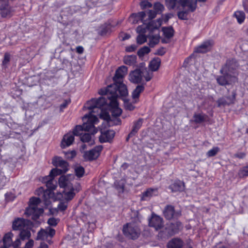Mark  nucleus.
I'll use <instances>...</instances> for the list:
<instances>
[{
    "label": "nucleus",
    "instance_id": "nucleus-48",
    "mask_svg": "<svg viewBox=\"0 0 248 248\" xmlns=\"http://www.w3.org/2000/svg\"><path fill=\"white\" fill-rule=\"evenodd\" d=\"M65 156L67 159H72L74 158L76 155V152L75 151H71L64 153Z\"/></svg>",
    "mask_w": 248,
    "mask_h": 248
},
{
    "label": "nucleus",
    "instance_id": "nucleus-36",
    "mask_svg": "<svg viewBox=\"0 0 248 248\" xmlns=\"http://www.w3.org/2000/svg\"><path fill=\"white\" fill-rule=\"evenodd\" d=\"M146 13L145 12H140L137 14H132L130 16V20H132L133 18H138L142 21L144 20L145 17L146 16Z\"/></svg>",
    "mask_w": 248,
    "mask_h": 248
},
{
    "label": "nucleus",
    "instance_id": "nucleus-15",
    "mask_svg": "<svg viewBox=\"0 0 248 248\" xmlns=\"http://www.w3.org/2000/svg\"><path fill=\"white\" fill-rule=\"evenodd\" d=\"M197 0H179L178 3L184 9L188 11L194 12L197 8Z\"/></svg>",
    "mask_w": 248,
    "mask_h": 248
},
{
    "label": "nucleus",
    "instance_id": "nucleus-51",
    "mask_svg": "<svg viewBox=\"0 0 248 248\" xmlns=\"http://www.w3.org/2000/svg\"><path fill=\"white\" fill-rule=\"evenodd\" d=\"M140 5L142 9L150 8L152 6V4L147 0L141 1Z\"/></svg>",
    "mask_w": 248,
    "mask_h": 248
},
{
    "label": "nucleus",
    "instance_id": "nucleus-55",
    "mask_svg": "<svg viewBox=\"0 0 248 248\" xmlns=\"http://www.w3.org/2000/svg\"><path fill=\"white\" fill-rule=\"evenodd\" d=\"M156 14L157 13L155 11L149 10L147 12L149 19L151 20L154 18L156 16Z\"/></svg>",
    "mask_w": 248,
    "mask_h": 248
},
{
    "label": "nucleus",
    "instance_id": "nucleus-10",
    "mask_svg": "<svg viewBox=\"0 0 248 248\" xmlns=\"http://www.w3.org/2000/svg\"><path fill=\"white\" fill-rule=\"evenodd\" d=\"M73 175H62L59 179V184L61 187L64 189H71L73 187L72 180L74 179Z\"/></svg>",
    "mask_w": 248,
    "mask_h": 248
},
{
    "label": "nucleus",
    "instance_id": "nucleus-57",
    "mask_svg": "<svg viewBox=\"0 0 248 248\" xmlns=\"http://www.w3.org/2000/svg\"><path fill=\"white\" fill-rule=\"evenodd\" d=\"M246 155V154L244 152H238L234 155V157L239 159H243Z\"/></svg>",
    "mask_w": 248,
    "mask_h": 248
},
{
    "label": "nucleus",
    "instance_id": "nucleus-39",
    "mask_svg": "<svg viewBox=\"0 0 248 248\" xmlns=\"http://www.w3.org/2000/svg\"><path fill=\"white\" fill-rule=\"evenodd\" d=\"M217 106L220 107L221 106H224L226 105H229L232 103V101L228 102L226 98L225 97L220 98L217 101Z\"/></svg>",
    "mask_w": 248,
    "mask_h": 248
},
{
    "label": "nucleus",
    "instance_id": "nucleus-1",
    "mask_svg": "<svg viewBox=\"0 0 248 248\" xmlns=\"http://www.w3.org/2000/svg\"><path fill=\"white\" fill-rule=\"evenodd\" d=\"M103 95H106L107 98L101 96L98 99L93 98L88 101L86 104V107L89 109L99 108L107 105L111 108L112 116L115 117L119 116L122 112V110L118 107L117 99L119 96H122L119 93H107Z\"/></svg>",
    "mask_w": 248,
    "mask_h": 248
},
{
    "label": "nucleus",
    "instance_id": "nucleus-16",
    "mask_svg": "<svg viewBox=\"0 0 248 248\" xmlns=\"http://www.w3.org/2000/svg\"><path fill=\"white\" fill-rule=\"evenodd\" d=\"M164 215L167 219L170 220L180 216V214L175 212L174 206L168 205H167L163 211Z\"/></svg>",
    "mask_w": 248,
    "mask_h": 248
},
{
    "label": "nucleus",
    "instance_id": "nucleus-53",
    "mask_svg": "<svg viewBox=\"0 0 248 248\" xmlns=\"http://www.w3.org/2000/svg\"><path fill=\"white\" fill-rule=\"evenodd\" d=\"M47 223L50 226H55L58 223V220L54 217H51L48 219Z\"/></svg>",
    "mask_w": 248,
    "mask_h": 248
},
{
    "label": "nucleus",
    "instance_id": "nucleus-22",
    "mask_svg": "<svg viewBox=\"0 0 248 248\" xmlns=\"http://www.w3.org/2000/svg\"><path fill=\"white\" fill-rule=\"evenodd\" d=\"M102 107H101L100 108H93V109H89L87 108L88 109L91 110L89 114H92V115H93V113L97 112L99 113L98 115H99V117L101 119L105 120H108V119H110L109 114L107 112H104L102 108ZM93 115H94L93 114Z\"/></svg>",
    "mask_w": 248,
    "mask_h": 248
},
{
    "label": "nucleus",
    "instance_id": "nucleus-54",
    "mask_svg": "<svg viewBox=\"0 0 248 248\" xmlns=\"http://www.w3.org/2000/svg\"><path fill=\"white\" fill-rule=\"evenodd\" d=\"M10 55L8 53H6L4 54V59L2 62L3 64L6 65L10 62Z\"/></svg>",
    "mask_w": 248,
    "mask_h": 248
},
{
    "label": "nucleus",
    "instance_id": "nucleus-13",
    "mask_svg": "<svg viewBox=\"0 0 248 248\" xmlns=\"http://www.w3.org/2000/svg\"><path fill=\"white\" fill-rule=\"evenodd\" d=\"M30 223L28 220L23 218H17L13 222V229L14 230H22L28 227Z\"/></svg>",
    "mask_w": 248,
    "mask_h": 248
},
{
    "label": "nucleus",
    "instance_id": "nucleus-9",
    "mask_svg": "<svg viewBox=\"0 0 248 248\" xmlns=\"http://www.w3.org/2000/svg\"><path fill=\"white\" fill-rule=\"evenodd\" d=\"M136 31L139 33L136 39L137 44L141 45L146 42L148 37L147 35H145V33L148 31V24L143 23L142 25L138 26Z\"/></svg>",
    "mask_w": 248,
    "mask_h": 248
},
{
    "label": "nucleus",
    "instance_id": "nucleus-64",
    "mask_svg": "<svg viewBox=\"0 0 248 248\" xmlns=\"http://www.w3.org/2000/svg\"><path fill=\"white\" fill-rule=\"evenodd\" d=\"M165 52L164 50L163 49V48H162V49H159L157 50V51L156 53V54L158 55L162 56L165 54Z\"/></svg>",
    "mask_w": 248,
    "mask_h": 248
},
{
    "label": "nucleus",
    "instance_id": "nucleus-42",
    "mask_svg": "<svg viewBox=\"0 0 248 248\" xmlns=\"http://www.w3.org/2000/svg\"><path fill=\"white\" fill-rule=\"evenodd\" d=\"M47 237L46 231L44 229H41L38 232L36 240H44Z\"/></svg>",
    "mask_w": 248,
    "mask_h": 248
},
{
    "label": "nucleus",
    "instance_id": "nucleus-24",
    "mask_svg": "<svg viewBox=\"0 0 248 248\" xmlns=\"http://www.w3.org/2000/svg\"><path fill=\"white\" fill-rule=\"evenodd\" d=\"M169 188L172 192L183 191L185 188V184L180 180H177L170 185Z\"/></svg>",
    "mask_w": 248,
    "mask_h": 248
},
{
    "label": "nucleus",
    "instance_id": "nucleus-34",
    "mask_svg": "<svg viewBox=\"0 0 248 248\" xmlns=\"http://www.w3.org/2000/svg\"><path fill=\"white\" fill-rule=\"evenodd\" d=\"M234 16L239 24L243 23L245 19V15L243 12L236 11L234 13Z\"/></svg>",
    "mask_w": 248,
    "mask_h": 248
},
{
    "label": "nucleus",
    "instance_id": "nucleus-41",
    "mask_svg": "<svg viewBox=\"0 0 248 248\" xmlns=\"http://www.w3.org/2000/svg\"><path fill=\"white\" fill-rule=\"evenodd\" d=\"M150 52V49L148 46H143L139 50L138 55L139 57H143L144 55L149 53Z\"/></svg>",
    "mask_w": 248,
    "mask_h": 248
},
{
    "label": "nucleus",
    "instance_id": "nucleus-59",
    "mask_svg": "<svg viewBox=\"0 0 248 248\" xmlns=\"http://www.w3.org/2000/svg\"><path fill=\"white\" fill-rule=\"evenodd\" d=\"M235 96L236 93L235 92H233L232 93V96H228L226 97L227 101H228V102H230L231 101H232V104H233L235 99Z\"/></svg>",
    "mask_w": 248,
    "mask_h": 248
},
{
    "label": "nucleus",
    "instance_id": "nucleus-19",
    "mask_svg": "<svg viewBox=\"0 0 248 248\" xmlns=\"http://www.w3.org/2000/svg\"><path fill=\"white\" fill-rule=\"evenodd\" d=\"M73 133H68L65 134L61 142V147L64 148L71 145L74 142L75 138Z\"/></svg>",
    "mask_w": 248,
    "mask_h": 248
},
{
    "label": "nucleus",
    "instance_id": "nucleus-40",
    "mask_svg": "<svg viewBox=\"0 0 248 248\" xmlns=\"http://www.w3.org/2000/svg\"><path fill=\"white\" fill-rule=\"evenodd\" d=\"M185 11H180L178 12L177 15L178 18L181 20L187 19V14L190 11H188V9H185Z\"/></svg>",
    "mask_w": 248,
    "mask_h": 248
},
{
    "label": "nucleus",
    "instance_id": "nucleus-37",
    "mask_svg": "<svg viewBox=\"0 0 248 248\" xmlns=\"http://www.w3.org/2000/svg\"><path fill=\"white\" fill-rule=\"evenodd\" d=\"M75 171L78 177H81L84 173V169L81 166H77L75 168Z\"/></svg>",
    "mask_w": 248,
    "mask_h": 248
},
{
    "label": "nucleus",
    "instance_id": "nucleus-45",
    "mask_svg": "<svg viewBox=\"0 0 248 248\" xmlns=\"http://www.w3.org/2000/svg\"><path fill=\"white\" fill-rule=\"evenodd\" d=\"M219 151V149L217 147L213 148L212 149L209 150L207 153V155L208 157H212L215 156Z\"/></svg>",
    "mask_w": 248,
    "mask_h": 248
},
{
    "label": "nucleus",
    "instance_id": "nucleus-2",
    "mask_svg": "<svg viewBox=\"0 0 248 248\" xmlns=\"http://www.w3.org/2000/svg\"><path fill=\"white\" fill-rule=\"evenodd\" d=\"M127 73V68L125 66L119 67L115 72L113 78L114 83L108 86L106 89H101L98 93L103 95L107 93H119L122 96H125L128 94L126 85L123 83L124 77Z\"/></svg>",
    "mask_w": 248,
    "mask_h": 248
},
{
    "label": "nucleus",
    "instance_id": "nucleus-60",
    "mask_svg": "<svg viewBox=\"0 0 248 248\" xmlns=\"http://www.w3.org/2000/svg\"><path fill=\"white\" fill-rule=\"evenodd\" d=\"M34 244V241L32 239H30L26 243L25 248H32Z\"/></svg>",
    "mask_w": 248,
    "mask_h": 248
},
{
    "label": "nucleus",
    "instance_id": "nucleus-62",
    "mask_svg": "<svg viewBox=\"0 0 248 248\" xmlns=\"http://www.w3.org/2000/svg\"><path fill=\"white\" fill-rule=\"evenodd\" d=\"M121 37L122 38V40L124 41L127 40L130 38V35L127 33H123L121 34Z\"/></svg>",
    "mask_w": 248,
    "mask_h": 248
},
{
    "label": "nucleus",
    "instance_id": "nucleus-25",
    "mask_svg": "<svg viewBox=\"0 0 248 248\" xmlns=\"http://www.w3.org/2000/svg\"><path fill=\"white\" fill-rule=\"evenodd\" d=\"M183 246V241L178 238L172 239L167 244L168 248H181Z\"/></svg>",
    "mask_w": 248,
    "mask_h": 248
},
{
    "label": "nucleus",
    "instance_id": "nucleus-5",
    "mask_svg": "<svg viewBox=\"0 0 248 248\" xmlns=\"http://www.w3.org/2000/svg\"><path fill=\"white\" fill-rule=\"evenodd\" d=\"M160 23L159 22L155 21H151L148 24L149 34L147 37L149 39V45L150 47H153L157 45L160 40V33L159 27Z\"/></svg>",
    "mask_w": 248,
    "mask_h": 248
},
{
    "label": "nucleus",
    "instance_id": "nucleus-28",
    "mask_svg": "<svg viewBox=\"0 0 248 248\" xmlns=\"http://www.w3.org/2000/svg\"><path fill=\"white\" fill-rule=\"evenodd\" d=\"M13 236V234L11 232H8L4 235L3 238L4 247L8 248L12 246Z\"/></svg>",
    "mask_w": 248,
    "mask_h": 248
},
{
    "label": "nucleus",
    "instance_id": "nucleus-21",
    "mask_svg": "<svg viewBox=\"0 0 248 248\" xmlns=\"http://www.w3.org/2000/svg\"><path fill=\"white\" fill-rule=\"evenodd\" d=\"M213 45V42L212 41L204 42L196 48L195 52L198 53H205L211 49Z\"/></svg>",
    "mask_w": 248,
    "mask_h": 248
},
{
    "label": "nucleus",
    "instance_id": "nucleus-31",
    "mask_svg": "<svg viewBox=\"0 0 248 248\" xmlns=\"http://www.w3.org/2000/svg\"><path fill=\"white\" fill-rule=\"evenodd\" d=\"M137 56L135 55L125 56L124 58V62L127 65H133L136 63Z\"/></svg>",
    "mask_w": 248,
    "mask_h": 248
},
{
    "label": "nucleus",
    "instance_id": "nucleus-33",
    "mask_svg": "<svg viewBox=\"0 0 248 248\" xmlns=\"http://www.w3.org/2000/svg\"><path fill=\"white\" fill-rule=\"evenodd\" d=\"M19 235L20 238L22 240H25L29 239L31 236V234L30 230H29V227L21 230Z\"/></svg>",
    "mask_w": 248,
    "mask_h": 248
},
{
    "label": "nucleus",
    "instance_id": "nucleus-14",
    "mask_svg": "<svg viewBox=\"0 0 248 248\" xmlns=\"http://www.w3.org/2000/svg\"><path fill=\"white\" fill-rule=\"evenodd\" d=\"M150 227H154L156 230L161 229L163 227V218L155 214H153L149 221Z\"/></svg>",
    "mask_w": 248,
    "mask_h": 248
},
{
    "label": "nucleus",
    "instance_id": "nucleus-11",
    "mask_svg": "<svg viewBox=\"0 0 248 248\" xmlns=\"http://www.w3.org/2000/svg\"><path fill=\"white\" fill-rule=\"evenodd\" d=\"M143 74L144 70L142 68L136 69L129 73V79L133 83H140L142 80Z\"/></svg>",
    "mask_w": 248,
    "mask_h": 248
},
{
    "label": "nucleus",
    "instance_id": "nucleus-47",
    "mask_svg": "<svg viewBox=\"0 0 248 248\" xmlns=\"http://www.w3.org/2000/svg\"><path fill=\"white\" fill-rule=\"evenodd\" d=\"M67 202H61L58 205V209L59 211H63L65 210L67 207Z\"/></svg>",
    "mask_w": 248,
    "mask_h": 248
},
{
    "label": "nucleus",
    "instance_id": "nucleus-7",
    "mask_svg": "<svg viewBox=\"0 0 248 248\" xmlns=\"http://www.w3.org/2000/svg\"><path fill=\"white\" fill-rule=\"evenodd\" d=\"M52 163L56 167H59L61 169H53L50 172L51 175H58L62 173L66 172L68 170V163L59 156H56L52 159Z\"/></svg>",
    "mask_w": 248,
    "mask_h": 248
},
{
    "label": "nucleus",
    "instance_id": "nucleus-61",
    "mask_svg": "<svg viewBox=\"0 0 248 248\" xmlns=\"http://www.w3.org/2000/svg\"><path fill=\"white\" fill-rule=\"evenodd\" d=\"M70 103V100H66L64 102L62 103L60 106L61 109H63L65 108L67 105Z\"/></svg>",
    "mask_w": 248,
    "mask_h": 248
},
{
    "label": "nucleus",
    "instance_id": "nucleus-56",
    "mask_svg": "<svg viewBox=\"0 0 248 248\" xmlns=\"http://www.w3.org/2000/svg\"><path fill=\"white\" fill-rule=\"evenodd\" d=\"M137 49V46L135 45H132L126 47L125 50L128 52L134 51Z\"/></svg>",
    "mask_w": 248,
    "mask_h": 248
},
{
    "label": "nucleus",
    "instance_id": "nucleus-27",
    "mask_svg": "<svg viewBox=\"0 0 248 248\" xmlns=\"http://www.w3.org/2000/svg\"><path fill=\"white\" fill-rule=\"evenodd\" d=\"M144 90V86L143 85H139L133 91L132 93V97L133 99L135 100V103L137 102V100L138 99L140 93H142Z\"/></svg>",
    "mask_w": 248,
    "mask_h": 248
},
{
    "label": "nucleus",
    "instance_id": "nucleus-32",
    "mask_svg": "<svg viewBox=\"0 0 248 248\" xmlns=\"http://www.w3.org/2000/svg\"><path fill=\"white\" fill-rule=\"evenodd\" d=\"M162 31L165 38L170 39L173 36L174 31L172 27H163Z\"/></svg>",
    "mask_w": 248,
    "mask_h": 248
},
{
    "label": "nucleus",
    "instance_id": "nucleus-26",
    "mask_svg": "<svg viewBox=\"0 0 248 248\" xmlns=\"http://www.w3.org/2000/svg\"><path fill=\"white\" fill-rule=\"evenodd\" d=\"M143 123V119L141 118L139 119L137 121L134 122L133 128L128 134V137H132L136 135L138 130L141 127Z\"/></svg>",
    "mask_w": 248,
    "mask_h": 248
},
{
    "label": "nucleus",
    "instance_id": "nucleus-43",
    "mask_svg": "<svg viewBox=\"0 0 248 248\" xmlns=\"http://www.w3.org/2000/svg\"><path fill=\"white\" fill-rule=\"evenodd\" d=\"M194 121L196 123H201L205 120V117L201 114H195L193 116Z\"/></svg>",
    "mask_w": 248,
    "mask_h": 248
},
{
    "label": "nucleus",
    "instance_id": "nucleus-30",
    "mask_svg": "<svg viewBox=\"0 0 248 248\" xmlns=\"http://www.w3.org/2000/svg\"><path fill=\"white\" fill-rule=\"evenodd\" d=\"M161 63V60L159 58H155L151 61L149 64V67L152 71H157Z\"/></svg>",
    "mask_w": 248,
    "mask_h": 248
},
{
    "label": "nucleus",
    "instance_id": "nucleus-3",
    "mask_svg": "<svg viewBox=\"0 0 248 248\" xmlns=\"http://www.w3.org/2000/svg\"><path fill=\"white\" fill-rule=\"evenodd\" d=\"M84 123L82 125H77L73 129V134L75 136H79L82 134L83 132L88 131L94 134L97 131L94 127V124H97L99 120L96 116L88 114L85 115L83 118Z\"/></svg>",
    "mask_w": 248,
    "mask_h": 248
},
{
    "label": "nucleus",
    "instance_id": "nucleus-12",
    "mask_svg": "<svg viewBox=\"0 0 248 248\" xmlns=\"http://www.w3.org/2000/svg\"><path fill=\"white\" fill-rule=\"evenodd\" d=\"M102 149V146H97L93 149L89 151L85 152L84 154L83 157L85 160H92L95 159L100 155V153Z\"/></svg>",
    "mask_w": 248,
    "mask_h": 248
},
{
    "label": "nucleus",
    "instance_id": "nucleus-46",
    "mask_svg": "<svg viewBox=\"0 0 248 248\" xmlns=\"http://www.w3.org/2000/svg\"><path fill=\"white\" fill-rule=\"evenodd\" d=\"M154 8L156 13H159L163 11L164 7L160 3L157 2L155 3Z\"/></svg>",
    "mask_w": 248,
    "mask_h": 248
},
{
    "label": "nucleus",
    "instance_id": "nucleus-52",
    "mask_svg": "<svg viewBox=\"0 0 248 248\" xmlns=\"http://www.w3.org/2000/svg\"><path fill=\"white\" fill-rule=\"evenodd\" d=\"M46 234L47 237L49 236L51 237H53L55 234V230L51 228L48 227L46 229Z\"/></svg>",
    "mask_w": 248,
    "mask_h": 248
},
{
    "label": "nucleus",
    "instance_id": "nucleus-17",
    "mask_svg": "<svg viewBox=\"0 0 248 248\" xmlns=\"http://www.w3.org/2000/svg\"><path fill=\"white\" fill-rule=\"evenodd\" d=\"M101 135L99 137V140L101 142H110L114 138L115 132L113 130H108L101 131Z\"/></svg>",
    "mask_w": 248,
    "mask_h": 248
},
{
    "label": "nucleus",
    "instance_id": "nucleus-4",
    "mask_svg": "<svg viewBox=\"0 0 248 248\" xmlns=\"http://www.w3.org/2000/svg\"><path fill=\"white\" fill-rule=\"evenodd\" d=\"M134 215L136 216L135 221L124 225L123 229L124 235L133 240L137 239L141 232L140 229L138 225V223L140 222L139 212H135Z\"/></svg>",
    "mask_w": 248,
    "mask_h": 248
},
{
    "label": "nucleus",
    "instance_id": "nucleus-29",
    "mask_svg": "<svg viewBox=\"0 0 248 248\" xmlns=\"http://www.w3.org/2000/svg\"><path fill=\"white\" fill-rule=\"evenodd\" d=\"M73 187L71 189H64L63 191V197L68 202V201L71 200L75 195L74 192Z\"/></svg>",
    "mask_w": 248,
    "mask_h": 248
},
{
    "label": "nucleus",
    "instance_id": "nucleus-50",
    "mask_svg": "<svg viewBox=\"0 0 248 248\" xmlns=\"http://www.w3.org/2000/svg\"><path fill=\"white\" fill-rule=\"evenodd\" d=\"M144 70V72H146L145 75H143L146 81H150L153 78V75L152 72L148 71L146 68H142Z\"/></svg>",
    "mask_w": 248,
    "mask_h": 248
},
{
    "label": "nucleus",
    "instance_id": "nucleus-63",
    "mask_svg": "<svg viewBox=\"0 0 248 248\" xmlns=\"http://www.w3.org/2000/svg\"><path fill=\"white\" fill-rule=\"evenodd\" d=\"M83 47L81 46H78L76 47V51L79 54H82L83 52Z\"/></svg>",
    "mask_w": 248,
    "mask_h": 248
},
{
    "label": "nucleus",
    "instance_id": "nucleus-49",
    "mask_svg": "<svg viewBox=\"0 0 248 248\" xmlns=\"http://www.w3.org/2000/svg\"><path fill=\"white\" fill-rule=\"evenodd\" d=\"M124 106L126 109L129 110H133L135 109V106L128 101L124 100Z\"/></svg>",
    "mask_w": 248,
    "mask_h": 248
},
{
    "label": "nucleus",
    "instance_id": "nucleus-20",
    "mask_svg": "<svg viewBox=\"0 0 248 248\" xmlns=\"http://www.w3.org/2000/svg\"><path fill=\"white\" fill-rule=\"evenodd\" d=\"M56 175H52L50 174L49 175L46 176L44 179V182L46 184V186L49 190H54L57 186V181L54 179V177Z\"/></svg>",
    "mask_w": 248,
    "mask_h": 248
},
{
    "label": "nucleus",
    "instance_id": "nucleus-44",
    "mask_svg": "<svg viewBox=\"0 0 248 248\" xmlns=\"http://www.w3.org/2000/svg\"><path fill=\"white\" fill-rule=\"evenodd\" d=\"M81 140L83 142H92V136L90 134L85 133L80 137Z\"/></svg>",
    "mask_w": 248,
    "mask_h": 248
},
{
    "label": "nucleus",
    "instance_id": "nucleus-6",
    "mask_svg": "<svg viewBox=\"0 0 248 248\" xmlns=\"http://www.w3.org/2000/svg\"><path fill=\"white\" fill-rule=\"evenodd\" d=\"M40 202L41 200L38 198H31L29 201V207L26 208L25 214L28 217L32 216L31 218L33 220L38 219L44 212L43 208L38 207V205Z\"/></svg>",
    "mask_w": 248,
    "mask_h": 248
},
{
    "label": "nucleus",
    "instance_id": "nucleus-58",
    "mask_svg": "<svg viewBox=\"0 0 248 248\" xmlns=\"http://www.w3.org/2000/svg\"><path fill=\"white\" fill-rule=\"evenodd\" d=\"M20 239V238H17L15 242H12V246L14 248H17L21 245Z\"/></svg>",
    "mask_w": 248,
    "mask_h": 248
},
{
    "label": "nucleus",
    "instance_id": "nucleus-38",
    "mask_svg": "<svg viewBox=\"0 0 248 248\" xmlns=\"http://www.w3.org/2000/svg\"><path fill=\"white\" fill-rule=\"evenodd\" d=\"M178 2L177 0H166V6L170 10L174 9Z\"/></svg>",
    "mask_w": 248,
    "mask_h": 248
},
{
    "label": "nucleus",
    "instance_id": "nucleus-8",
    "mask_svg": "<svg viewBox=\"0 0 248 248\" xmlns=\"http://www.w3.org/2000/svg\"><path fill=\"white\" fill-rule=\"evenodd\" d=\"M228 63L227 62L226 65L220 70V73L222 74H223V72H225L224 75L218 76L217 78V82L221 86H225L230 84L231 81H234L236 79L235 77L232 76L226 72Z\"/></svg>",
    "mask_w": 248,
    "mask_h": 248
},
{
    "label": "nucleus",
    "instance_id": "nucleus-23",
    "mask_svg": "<svg viewBox=\"0 0 248 248\" xmlns=\"http://www.w3.org/2000/svg\"><path fill=\"white\" fill-rule=\"evenodd\" d=\"M157 193L158 188H149L142 193L141 199L142 200H147L150 199L153 196L157 195Z\"/></svg>",
    "mask_w": 248,
    "mask_h": 248
},
{
    "label": "nucleus",
    "instance_id": "nucleus-35",
    "mask_svg": "<svg viewBox=\"0 0 248 248\" xmlns=\"http://www.w3.org/2000/svg\"><path fill=\"white\" fill-rule=\"evenodd\" d=\"M238 176L241 178L248 176V165L241 168L239 170Z\"/></svg>",
    "mask_w": 248,
    "mask_h": 248
},
{
    "label": "nucleus",
    "instance_id": "nucleus-18",
    "mask_svg": "<svg viewBox=\"0 0 248 248\" xmlns=\"http://www.w3.org/2000/svg\"><path fill=\"white\" fill-rule=\"evenodd\" d=\"M0 10L2 17L9 16L12 12L11 7L8 4V0H0Z\"/></svg>",
    "mask_w": 248,
    "mask_h": 248
}]
</instances>
